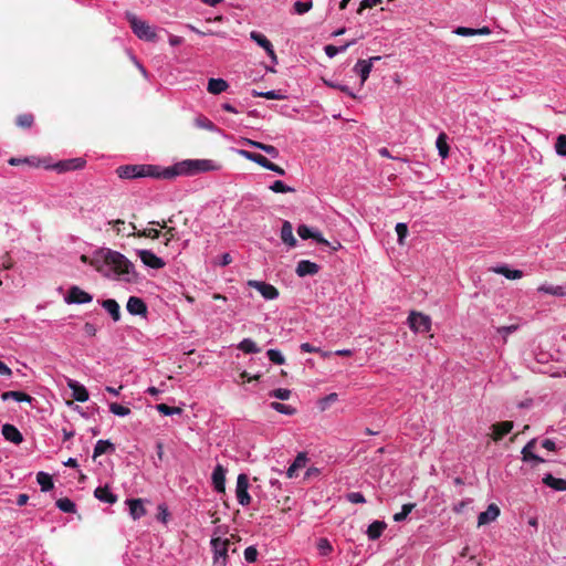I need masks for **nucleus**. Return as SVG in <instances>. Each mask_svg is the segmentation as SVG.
Segmentation results:
<instances>
[{"instance_id": "0e129e2a", "label": "nucleus", "mask_w": 566, "mask_h": 566, "mask_svg": "<svg viewBox=\"0 0 566 566\" xmlns=\"http://www.w3.org/2000/svg\"><path fill=\"white\" fill-rule=\"evenodd\" d=\"M454 33L461 36H472L475 35V29L467 28V27H458L454 30Z\"/></svg>"}, {"instance_id": "e2e57ef3", "label": "nucleus", "mask_w": 566, "mask_h": 566, "mask_svg": "<svg viewBox=\"0 0 566 566\" xmlns=\"http://www.w3.org/2000/svg\"><path fill=\"white\" fill-rule=\"evenodd\" d=\"M158 511H159L158 515H157L158 521H160L161 523L166 524L167 521H168V516H169L167 506L165 504H160L158 506Z\"/></svg>"}, {"instance_id": "20e7f679", "label": "nucleus", "mask_w": 566, "mask_h": 566, "mask_svg": "<svg viewBox=\"0 0 566 566\" xmlns=\"http://www.w3.org/2000/svg\"><path fill=\"white\" fill-rule=\"evenodd\" d=\"M230 538L212 536L210 546L212 551V566H227L229 562Z\"/></svg>"}, {"instance_id": "ea45409f", "label": "nucleus", "mask_w": 566, "mask_h": 566, "mask_svg": "<svg viewBox=\"0 0 566 566\" xmlns=\"http://www.w3.org/2000/svg\"><path fill=\"white\" fill-rule=\"evenodd\" d=\"M354 43H355V41H350L342 46H335V45L328 44L324 48V51L328 57H334L337 54L345 52Z\"/></svg>"}, {"instance_id": "79ce46f5", "label": "nucleus", "mask_w": 566, "mask_h": 566, "mask_svg": "<svg viewBox=\"0 0 566 566\" xmlns=\"http://www.w3.org/2000/svg\"><path fill=\"white\" fill-rule=\"evenodd\" d=\"M252 95L255 97H264L266 99H283L285 96L277 90H271L266 92L253 91Z\"/></svg>"}, {"instance_id": "a18cd8bd", "label": "nucleus", "mask_w": 566, "mask_h": 566, "mask_svg": "<svg viewBox=\"0 0 566 566\" xmlns=\"http://www.w3.org/2000/svg\"><path fill=\"white\" fill-rule=\"evenodd\" d=\"M156 409L164 416L180 415L182 412V410L179 407H170L165 403L157 405Z\"/></svg>"}, {"instance_id": "c756f323", "label": "nucleus", "mask_w": 566, "mask_h": 566, "mask_svg": "<svg viewBox=\"0 0 566 566\" xmlns=\"http://www.w3.org/2000/svg\"><path fill=\"white\" fill-rule=\"evenodd\" d=\"M386 523L381 521H374L367 528V536L370 541L378 539L386 528Z\"/></svg>"}, {"instance_id": "bf43d9fd", "label": "nucleus", "mask_w": 566, "mask_h": 566, "mask_svg": "<svg viewBox=\"0 0 566 566\" xmlns=\"http://www.w3.org/2000/svg\"><path fill=\"white\" fill-rule=\"evenodd\" d=\"M137 235L151 238V239H158L160 237V231L157 229H154V228H147V229H144L143 231H139L137 233Z\"/></svg>"}, {"instance_id": "dca6fc26", "label": "nucleus", "mask_w": 566, "mask_h": 566, "mask_svg": "<svg viewBox=\"0 0 566 566\" xmlns=\"http://www.w3.org/2000/svg\"><path fill=\"white\" fill-rule=\"evenodd\" d=\"M67 387L72 390V397L74 400L78 402H85L88 400L90 395L87 389L77 380L67 379Z\"/></svg>"}, {"instance_id": "69168bd1", "label": "nucleus", "mask_w": 566, "mask_h": 566, "mask_svg": "<svg viewBox=\"0 0 566 566\" xmlns=\"http://www.w3.org/2000/svg\"><path fill=\"white\" fill-rule=\"evenodd\" d=\"M382 0H363L360 2V6H359V9H358V13H361V11L364 9H367V8H373L379 3H381Z\"/></svg>"}, {"instance_id": "f257e3e1", "label": "nucleus", "mask_w": 566, "mask_h": 566, "mask_svg": "<svg viewBox=\"0 0 566 566\" xmlns=\"http://www.w3.org/2000/svg\"><path fill=\"white\" fill-rule=\"evenodd\" d=\"M220 165L211 159H185L170 167H160L161 179H172L178 176H196L201 172L217 171Z\"/></svg>"}, {"instance_id": "3c124183", "label": "nucleus", "mask_w": 566, "mask_h": 566, "mask_svg": "<svg viewBox=\"0 0 566 566\" xmlns=\"http://www.w3.org/2000/svg\"><path fill=\"white\" fill-rule=\"evenodd\" d=\"M33 124V115L22 114L17 117V125L23 128H29Z\"/></svg>"}, {"instance_id": "f8f14e48", "label": "nucleus", "mask_w": 566, "mask_h": 566, "mask_svg": "<svg viewBox=\"0 0 566 566\" xmlns=\"http://www.w3.org/2000/svg\"><path fill=\"white\" fill-rule=\"evenodd\" d=\"M380 56H371L368 60H358L354 66V72L359 75L361 85L367 81L374 62L379 61Z\"/></svg>"}, {"instance_id": "a19ab883", "label": "nucleus", "mask_w": 566, "mask_h": 566, "mask_svg": "<svg viewBox=\"0 0 566 566\" xmlns=\"http://www.w3.org/2000/svg\"><path fill=\"white\" fill-rule=\"evenodd\" d=\"M415 506H416L415 503L403 504L401 507V511L394 515V521L397 523L403 522L408 517V515L411 513V511L415 509Z\"/></svg>"}, {"instance_id": "7ed1b4c3", "label": "nucleus", "mask_w": 566, "mask_h": 566, "mask_svg": "<svg viewBox=\"0 0 566 566\" xmlns=\"http://www.w3.org/2000/svg\"><path fill=\"white\" fill-rule=\"evenodd\" d=\"M122 179H135L142 177L160 178V166L156 165H124L116 169Z\"/></svg>"}, {"instance_id": "9b49d317", "label": "nucleus", "mask_w": 566, "mask_h": 566, "mask_svg": "<svg viewBox=\"0 0 566 566\" xmlns=\"http://www.w3.org/2000/svg\"><path fill=\"white\" fill-rule=\"evenodd\" d=\"M86 161L81 158H71L65 160H60L59 163L54 164L53 166H45L46 168H52L56 170L57 172H65L71 170H78L82 169L85 166Z\"/></svg>"}, {"instance_id": "864d4df0", "label": "nucleus", "mask_w": 566, "mask_h": 566, "mask_svg": "<svg viewBox=\"0 0 566 566\" xmlns=\"http://www.w3.org/2000/svg\"><path fill=\"white\" fill-rule=\"evenodd\" d=\"M338 399V395L335 394V392H332L329 395H327L326 397H324L323 399L319 400V408L322 410H325L327 409L332 403H334L335 401H337Z\"/></svg>"}, {"instance_id": "603ef678", "label": "nucleus", "mask_w": 566, "mask_h": 566, "mask_svg": "<svg viewBox=\"0 0 566 566\" xmlns=\"http://www.w3.org/2000/svg\"><path fill=\"white\" fill-rule=\"evenodd\" d=\"M518 329V325H509V326H501L496 328L497 334H500L503 337V340L506 342V338L509 335L513 334Z\"/></svg>"}, {"instance_id": "338daca9", "label": "nucleus", "mask_w": 566, "mask_h": 566, "mask_svg": "<svg viewBox=\"0 0 566 566\" xmlns=\"http://www.w3.org/2000/svg\"><path fill=\"white\" fill-rule=\"evenodd\" d=\"M300 349L303 353H321V348L319 347H315V346L311 345L310 343H302L300 345Z\"/></svg>"}, {"instance_id": "09e8293b", "label": "nucleus", "mask_w": 566, "mask_h": 566, "mask_svg": "<svg viewBox=\"0 0 566 566\" xmlns=\"http://www.w3.org/2000/svg\"><path fill=\"white\" fill-rule=\"evenodd\" d=\"M109 411L118 417H126L130 413V409L128 407L122 406L117 402H112L109 405Z\"/></svg>"}, {"instance_id": "9d476101", "label": "nucleus", "mask_w": 566, "mask_h": 566, "mask_svg": "<svg viewBox=\"0 0 566 566\" xmlns=\"http://www.w3.org/2000/svg\"><path fill=\"white\" fill-rule=\"evenodd\" d=\"M92 300L93 296L90 293L83 291L76 285L71 286L64 297V301L67 304H86L92 302Z\"/></svg>"}, {"instance_id": "49530a36", "label": "nucleus", "mask_w": 566, "mask_h": 566, "mask_svg": "<svg viewBox=\"0 0 566 566\" xmlns=\"http://www.w3.org/2000/svg\"><path fill=\"white\" fill-rule=\"evenodd\" d=\"M313 7L312 0L307 1H295L293 4L294 12L297 14H304L308 12Z\"/></svg>"}, {"instance_id": "4468645a", "label": "nucleus", "mask_w": 566, "mask_h": 566, "mask_svg": "<svg viewBox=\"0 0 566 566\" xmlns=\"http://www.w3.org/2000/svg\"><path fill=\"white\" fill-rule=\"evenodd\" d=\"M250 38L258 45H260L261 48H263L265 50L266 54L269 55V57L272 60L273 63H275V64L277 63V57L274 52L273 45L264 34H262L258 31H252L250 33Z\"/></svg>"}, {"instance_id": "de8ad7c7", "label": "nucleus", "mask_w": 566, "mask_h": 566, "mask_svg": "<svg viewBox=\"0 0 566 566\" xmlns=\"http://www.w3.org/2000/svg\"><path fill=\"white\" fill-rule=\"evenodd\" d=\"M268 358L276 365H283L285 363V358L283 354L279 349L271 348L266 352Z\"/></svg>"}, {"instance_id": "37998d69", "label": "nucleus", "mask_w": 566, "mask_h": 566, "mask_svg": "<svg viewBox=\"0 0 566 566\" xmlns=\"http://www.w3.org/2000/svg\"><path fill=\"white\" fill-rule=\"evenodd\" d=\"M270 407L273 410H275L280 413H283V415L292 416L295 413V408H293L290 405H284L282 402H277V401L271 402Z\"/></svg>"}, {"instance_id": "13d9d810", "label": "nucleus", "mask_w": 566, "mask_h": 566, "mask_svg": "<svg viewBox=\"0 0 566 566\" xmlns=\"http://www.w3.org/2000/svg\"><path fill=\"white\" fill-rule=\"evenodd\" d=\"M244 559L248 562V563H254L258 558V551L254 546H248L245 549H244Z\"/></svg>"}, {"instance_id": "8fccbe9b", "label": "nucleus", "mask_w": 566, "mask_h": 566, "mask_svg": "<svg viewBox=\"0 0 566 566\" xmlns=\"http://www.w3.org/2000/svg\"><path fill=\"white\" fill-rule=\"evenodd\" d=\"M317 549L321 555L327 556L332 553L333 547L327 538H319L317 542Z\"/></svg>"}, {"instance_id": "774afa93", "label": "nucleus", "mask_w": 566, "mask_h": 566, "mask_svg": "<svg viewBox=\"0 0 566 566\" xmlns=\"http://www.w3.org/2000/svg\"><path fill=\"white\" fill-rule=\"evenodd\" d=\"M12 369L7 364L0 360V376L10 378L12 377Z\"/></svg>"}, {"instance_id": "412c9836", "label": "nucleus", "mask_w": 566, "mask_h": 566, "mask_svg": "<svg viewBox=\"0 0 566 566\" xmlns=\"http://www.w3.org/2000/svg\"><path fill=\"white\" fill-rule=\"evenodd\" d=\"M126 310L132 315H145L147 313V306L145 302L137 296H130L128 298Z\"/></svg>"}, {"instance_id": "c85d7f7f", "label": "nucleus", "mask_w": 566, "mask_h": 566, "mask_svg": "<svg viewBox=\"0 0 566 566\" xmlns=\"http://www.w3.org/2000/svg\"><path fill=\"white\" fill-rule=\"evenodd\" d=\"M535 447V440H531L526 443V446H524V448L522 449V454H523V460L524 461H533L535 463H542L544 462L545 460L543 458H541L539 455L533 453V449Z\"/></svg>"}, {"instance_id": "a211bd4d", "label": "nucleus", "mask_w": 566, "mask_h": 566, "mask_svg": "<svg viewBox=\"0 0 566 566\" xmlns=\"http://www.w3.org/2000/svg\"><path fill=\"white\" fill-rule=\"evenodd\" d=\"M500 507L492 503L488 506L484 512H481L478 516V525H486L494 522L500 516Z\"/></svg>"}, {"instance_id": "f3484780", "label": "nucleus", "mask_w": 566, "mask_h": 566, "mask_svg": "<svg viewBox=\"0 0 566 566\" xmlns=\"http://www.w3.org/2000/svg\"><path fill=\"white\" fill-rule=\"evenodd\" d=\"M129 515L134 521H137L146 515V509L144 506V500L142 499H128L126 500Z\"/></svg>"}, {"instance_id": "a878e982", "label": "nucleus", "mask_w": 566, "mask_h": 566, "mask_svg": "<svg viewBox=\"0 0 566 566\" xmlns=\"http://www.w3.org/2000/svg\"><path fill=\"white\" fill-rule=\"evenodd\" d=\"M97 500L104 503L114 504L117 502V495L112 492L108 486H98L94 491Z\"/></svg>"}, {"instance_id": "423d86ee", "label": "nucleus", "mask_w": 566, "mask_h": 566, "mask_svg": "<svg viewBox=\"0 0 566 566\" xmlns=\"http://www.w3.org/2000/svg\"><path fill=\"white\" fill-rule=\"evenodd\" d=\"M408 325L415 333H428L431 329V318L419 312H410L408 316Z\"/></svg>"}, {"instance_id": "6e6d98bb", "label": "nucleus", "mask_w": 566, "mask_h": 566, "mask_svg": "<svg viewBox=\"0 0 566 566\" xmlns=\"http://www.w3.org/2000/svg\"><path fill=\"white\" fill-rule=\"evenodd\" d=\"M555 150L559 156H566V135H559L557 137Z\"/></svg>"}, {"instance_id": "6ab92c4d", "label": "nucleus", "mask_w": 566, "mask_h": 566, "mask_svg": "<svg viewBox=\"0 0 566 566\" xmlns=\"http://www.w3.org/2000/svg\"><path fill=\"white\" fill-rule=\"evenodd\" d=\"M319 271V265L315 262H312L310 260H301L295 269V273L300 277H304L306 275H315Z\"/></svg>"}, {"instance_id": "b1692460", "label": "nucleus", "mask_w": 566, "mask_h": 566, "mask_svg": "<svg viewBox=\"0 0 566 566\" xmlns=\"http://www.w3.org/2000/svg\"><path fill=\"white\" fill-rule=\"evenodd\" d=\"M280 235L283 243H285L290 249L296 247L297 241L293 234V227L290 221L283 222Z\"/></svg>"}, {"instance_id": "c03bdc74", "label": "nucleus", "mask_w": 566, "mask_h": 566, "mask_svg": "<svg viewBox=\"0 0 566 566\" xmlns=\"http://www.w3.org/2000/svg\"><path fill=\"white\" fill-rule=\"evenodd\" d=\"M269 188L275 193H286L295 191L294 188L285 185L282 180H275Z\"/></svg>"}, {"instance_id": "1a4fd4ad", "label": "nucleus", "mask_w": 566, "mask_h": 566, "mask_svg": "<svg viewBox=\"0 0 566 566\" xmlns=\"http://www.w3.org/2000/svg\"><path fill=\"white\" fill-rule=\"evenodd\" d=\"M136 254L138 255L139 260L143 262V264L147 268L159 270L165 268L166 262L157 256L153 251L140 249L136 250Z\"/></svg>"}, {"instance_id": "f03ea898", "label": "nucleus", "mask_w": 566, "mask_h": 566, "mask_svg": "<svg viewBox=\"0 0 566 566\" xmlns=\"http://www.w3.org/2000/svg\"><path fill=\"white\" fill-rule=\"evenodd\" d=\"M107 269L98 268L106 276L130 281L134 276L133 264L120 253L112 250H103L97 254Z\"/></svg>"}, {"instance_id": "4d7b16f0", "label": "nucleus", "mask_w": 566, "mask_h": 566, "mask_svg": "<svg viewBox=\"0 0 566 566\" xmlns=\"http://www.w3.org/2000/svg\"><path fill=\"white\" fill-rule=\"evenodd\" d=\"M396 233L398 237V242L401 244L403 239L408 235V227L406 223L399 222L396 224Z\"/></svg>"}, {"instance_id": "2eb2a0df", "label": "nucleus", "mask_w": 566, "mask_h": 566, "mask_svg": "<svg viewBox=\"0 0 566 566\" xmlns=\"http://www.w3.org/2000/svg\"><path fill=\"white\" fill-rule=\"evenodd\" d=\"M226 473L227 470L221 464H217L212 471L211 480L213 488L218 493H223L226 491Z\"/></svg>"}, {"instance_id": "0eeeda50", "label": "nucleus", "mask_w": 566, "mask_h": 566, "mask_svg": "<svg viewBox=\"0 0 566 566\" xmlns=\"http://www.w3.org/2000/svg\"><path fill=\"white\" fill-rule=\"evenodd\" d=\"M249 478L245 473H240L237 478L235 496L240 505L248 506L251 503V496L248 492Z\"/></svg>"}, {"instance_id": "2f4dec72", "label": "nucleus", "mask_w": 566, "mask_h": 566, "mask_svg": "<svg viewBox=\"0 0 566 566\" xmlns=\"http://www.w3.org/2000/svg\"><path fill=\"white\" fill-rule=\"evenodd\" d=\"M1 399L3 401H7L9 399H13V400H15L18 402H29V403H31L32 400H33V398L30 395H28L25 392H22V391H13V390L12 391L3 392L1 395Z\"/></svg>"}, {"instance_id": "473e14b6", "label": "nucleus", "mask_w": 566, "mask_h": 566, "mask_svg": "<svg viewBox=\"0 0 566 566\" xmlns=\"http://www.w3.org/2000/svg\"><path fill=\"white\" fill-rule=\"evenodd\" d=\"M36 482L40 485L42 492H49L54 488L52 476L43 471L36 473Z\"/></svg>"}, {"instance_id": "4c0bfd02", "label": "nucleus", "mask_w": 566, "mask_h": 566, "mask_svg": "<svg viewBox=\"0 0 566 566\" xmlns=\"http://www.w3.org/2000/svg\"><path fill=\"white\" fill-rule=\"evenodd\" d=\"M55 504H56L57 509L64 513H75L76 512L75 503L72 500H70L69 497L59 499Z\"/></svg>"}, {"instance_id": "ddd939ff", "label": "nucleus", "mask_w": 566, "mask_h": 566, "mask_svg": "<svg viewBox=\"0 0 566 566\" xmlns=\"http://www.w3.org/2000/svg\"><path fill=\"white\" fill-rule=\"evenodd\" d=\"M297 234L303 240L313 239L319 244L329 245V242L323 237V234L317 229L311 228L306 224L298 226Z\"/></svg>"}, {"instance_id": "f704fd0d", "label": "nucleus", "mask_w": 566, "mask_h": 566, "mask_svg": "<svg viewBox=\"0 0 566 566\" xmlns=\"http://www.w3.org/2000/svg\"><path fill=\"white\" fill-rule=\"evenodd\" d=\"M237 348L242 350L245 354H258L261 352V348L256 345V343L251 338H243L238 345Z\"/></svg>"}, {"instance_id": "680f3d73", "label": "nucleus", "mask_w": 566, "mask_h": 566, "mask_svg": "<svg viewBox=\"0 0 566 566\" xmlns=\"http://www.w3.org/2000/svg\"><path fill=\"white\" fill-rule=\"evenodd\" d=\"M252 161H253V163H255V164H258V165H260L261 167H263V168H265V169H266L268 167H270V163H271L266 157H264V156H263V155H261V154H256V153H255V155L253 156Z\"/></svg>"}, {"instance_id": "72a5a7b5", "label": "nucleus", "mask_w": 566, "mask_h": 566, "mask_svg": "<svg viewBox=\"0 0 566 566\" xmlns=\"http://www.w3.org/2000/svg\"><path fill=\"white\" fill-rule=\"evenodd\" d=\"M115 451V446L109 440H98L94 447L93 451V458L96 459L97 457Z\"/></svg>"}, {"instance_id": "4be33fe9", "label": "nucleus", "mask_w": 566, "mask_h": 566, "mask_svg": "<svg viewBox=\"0 0 566 566\" xmlns=\"http://www.w3.org/2000/svg\"><path fill=\"white\" fill-rule=\"evenodd\" d=\"M307 461H308V459H307L306 453L305 452H300L296 455V458L294 459V461L292 462V464L289 467V469L286 471V476L289 479L296 478L297 476V471L300 469L305 468Z\"/></svg>"}, {"instance_id": "bb28decb", "label": "nucleus", "mask_w": 566, "mask_h": 566, "mask_svg": "<svg viewBox=\"0 0 566 566\" xmlns=\"http://www.w3.org/2000/svg\"><path fill=\"white\" fill-rule=\"evenodd\" d=\"M101 305L111 315L114 322H118L120 319V307L115 300H104Z\"/></svg>"}, {"instance_id": "c9c22d12", "label": "nucleus", "mask_w": 566, "mask_h": 566, "mask_svg": "<svg viewBox=\"0 0 566 566\" xmlns=\"http://www.w3.org/2000/svg\"><path fill=\"white\" fill-rule=\"evenodd\" d=\"M493 271L497 274H502L509 280H517L523 276V272L521 270H513L506 265L496 266Z\"/></svg>"}, {"instance_id": "aec40b11", "label": "nucleus", "mask_w": 566, "mask_h": 566, "mask_svg": "<svg viewBox=\"0 0 566 566\" xmlns=\"http://www.w3.org/2000/svg\"><path fill=\"white\" fill-rule=\"evenodd\" d=\"M1 433L7 441L12 442L14 444H20L23 441L22 433L13 424H10V423L3 424L2 429H1Z\"/></svg>"}, {"instance_id": "393cba45", "label": "nucleus", "mask_w": 566, "mask_h": 566, "mask_svg": "<svg viewBox=\"0 0 566 566\" xmlns=\"http://www.w3.org/2000/svg\"><path fill=\"white\" fill-rule=\"evenodd\" d=\"M513 429L512 421H503L492 426V438L494 441H500L504 436L510 433Z\"/></svg>"}, {"instance_id": "052dcab7", "label": "nucleus", "mask_w": 566, "mask_h": 566, "mask_svg": "<svg viewBox=\"0 0 566 566\" xmlns=\"http://www.w3.org/2000/svg\"><path fill=\"white\" fill-rule=\"evenodd\" d=\"M347 500L354 504H361L366 502L365 496L360 492H350L347 494Z\"/></svg>"}, {"instance_id": "58836bf2", "label": "nucleus", "mask_w": 566, "mask_h": 566, "mask_svg": "<svg viewBox=\"0 0 566 566\" xmlns=\"http://www.w3.org/2000/svg\"><path fill=\"white\" fill-rule=\"evenodd\" d=\"M195 125L201 129H206L209 132H218L217 126L208 117L202 115L196 117Z\"/></svg>"}, {"instance_id": "39448f33", "label": "nucleus", "mask_w": 566, "mask_h": 566, "mask_svg": "<svg viewBox=\"0 0 566 566\" xmlns=\"http://www.w3.org/2000/svg\"><path fill=\"white\" fill-rule=\"evenodd\" d=\"M127 20L133 32L144 41L155 42L157 40L156 29L150 27L146 21L140 20L134 14L128 13Z\"/></svg>"}, {"instance_id": "7c9ffc66", "label": "nucleus", "mask_w": 566, "mask_h": 566, "mask_svg": "<svg viewBox=\"0 0 566 566\" xmlns=\"http://www.w3.org/2000/svg\"><path fill=\"white\" fill-rule=\"evenodd\" d=\"M229 84L223 78H210L208 82V92L211 94H220L227 91Z\"/></svg>"}, {"instance_id": "6e6552de", "label": "nucleus", "mask_w": 566, "mask_h": 566, "mask_svg": "<svg viewBox=\"0 0 566 566\" xmlns=\"http://www.w3.org/2000/svg\"><path fill=\"white\" fill-rule=\"evenodd\" d=\"M248 285L255 289L268 301L276 300L280 295L279 290L274 285L263 281L250 280Z\"/></svg>"}, {"instance_id": "cd10ccee", "label": "nucleus", "mask_w": 566, "mask_h": 566, "mask_svg": "<svg viewBox=\"0 0 566 566\" xmlns=\"http://www.w3.org/2000/svg\"><path fill=\"white\" fill-rule=\"evenodd\" d=\"M543 483L555 491H566V480L555 478L549 473L543 476Z\"/></svg>"}, {"instance_id": "5701e85b", "label": "nucleus", "mask_w": 566, "mask_h": 566, "mask_svg": "<svg viewBox=\"0 0 566 566\" xmlns=\"http://www.w3.org/2000/svg\"><path fill=\"white\" fill-rule=\"evenodd\" d=\"M537 292L549 294L556 297H566V284L553 285L549 283H543L537 287Z\"/></svg>"}, {"instance_id": "5fc2aeb1", "label": "nucleus", "mask_w": 566, "mask_h": 566, "mask_svg": "<svg viewBox=\"0 0 566 566\" xmlns=\"http://www.w3.org/2000/svg\"><path fill=\"white\" fill-rule=\"evenodd\" d=\"M291 396V390L286 388H277L270 392V397L280 399V400H287Z\"/></svg>"}, {"instance_id": "e433bc0d", "label": "nucleus", "mask_w": 566, "mask_h": 566, "mask_svg": "<svg viewBox=\"0 0 566 566\" xmlns=\"http://www.w3.org/2000/svg\"><path fill=\"white\" fill-rule=\"evenodd\" d=\"M436 146L438 148V153L441 158H447L449 156V145L447 143L446 134L441 133L436 140Z\"/></svg>"}]
</instances>
